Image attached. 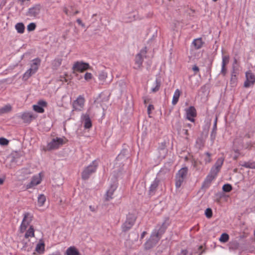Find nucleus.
I'll list each match as a JSON object with an SVG mask.
<instances>
[{
  "label": "nucleus",
  "instance_id": "obj_16",
  "mask_svg": "<svg viewBox=\"0 0 255 255\" xmlns=\"http://www.w3.org/2000/svg\"><path fill=\"white\" fill-rule=\"evenodd\" d=\"M21 119L25 123H30L33 120L35 119V117L31 113L25 112L21 116Z\"/></svg>",
  "mask_w": 255,
  "mask_h": 255
},
{
  "label": "nucleus",
  "instance_id": "obj_31",
  "mask_svg": "<svg viewBox=\"0 0 255 255\" xmlns=\"http://www.w3.org/2000/svg\"><path fill=\"white\" fill-rule=\"evenodd\" d=\"M156 86L151 89V92L155 93L159 91L161 86V81L160 78H157L155 80Z\"/></svg>",
  "mask_w": 255,
  "mask_h": 255
},
{
  "label": "nucleus",
  "instance_id": "obj_33",
  "mask_svg": "<svg viewBox=\"0 0 255 255\" xmlns=\"http://www.w3.org/2000/svg\"><path fill=\"white\" fill-rule=\"evenodd\" d=\"M46 201V197L43 194H40L38 197V204L39 206H42L44 205Z\"/></svg>",
  "mask_w": 255,
  "mask_h": 255
},
{
  "label": "nucleus",
  "instance_id": "obj_24",
  "mask_svg": "<svg viewBox=\"0 0 255 255\" xmlns=\"http://www.w3.org/2000/svg\"><path fill=\"white\" fill-rule=\"evenodd\" d=\"M62 61V58H56L52 62V68L54 70H57L61 65Z\"/></svg>",
  "mask_w": 255,
  "mask_h": 255
},
{
  "label": "nucleus",
  "instance_id": "obj_42",
  "mask_svg": "<svg viewBox=\"0 0 255 255\" xmlns=\"http://www.w3.org/2000/svg\"><path fill=\"white\" fill-rule=\"evenodd\" d=\"M36 24L34 23H30L27 25V29L28 31H32L35 30Z\"/></svg>",
  "mask_w": 255,
  "mask_h": 255
},
{
  "label": "nucleus",
  "instance_id": "obj_29",
  "mask_svg": "<svg viewBox=\"0 0 255 255\" xmlns=\"http://www.w3.org/2000/svg\"><path fill=\"white\" fill-rule=\"evenodd\" d=\"M15 29L19 33H23L24 32L25 26L23 23H17L15 26Z\"/></svg>",
  "mask_w": 255,
  "mask_h": 255
},
{
  "label": "nucleus",
  "instance_id": "obj_41",
  "mask_svg": "<svg viewBox=\"0 0 255 255\" xmlns=\"http://www.w3.org/2000/svg\"><path fill=\"white\" fill-rule=\"evenodd\" d=\"M205 215L207 218H211L213 216V212L212 209L210 208H208L207 209H206L205 212Z\"/></svg>",
  "mask_w": 255,
  "mask_h": 255
},
{
  "label": "nucleus",
  "instance_id": "obj_53",
  "mask_svg": "<svg viewBox=\"0 0 255 255\" xmlns=\"http://www.w3.org/2000/svg\"><path fill=\"white\" fill-rule=\"evenodd\" d=\"M147 234V232L146 231H144L142 233L141 235L140 238L142 239L144 238V236Z\"/></svg>",
  "mask_w": 255,
  "mask_h": 255
},
{
  "label": "nucleus",
  "instance_id": "obj_49",
  "mask_svg": "<svg viewBox=\"0 0 255 255\" xmlns=\"http://www.w3.org/2000/svg\"><path fill=\"white\" fill-rule=\"evenodd\" d=\"M77 22L80 25H81L82 27H85V25L84 23L82 22V20L80 18H78L76 20Z\"/></svg>",
  "mask_w": 255,
  "mask_h": 255
},
{
  "label": "nucleus",
  "instance_id": "obj_6",
  "mask_svg": "<svg viewBox=\"0 0 255 255\" xmlns=\"http://www.w3.org/2000/svg\"><path fill=\"white\" fill-rule=\"evenodd\" d=\"M90 68V66L88 63L84 62H76L73 66L72 69L79 72H83L84 71Z\"/></svg>",
  "mask_w": 255,
  "mask_h": 255
},
{
  "label": "nucleus",
  "instance_id": "obj_64",
  "mask_svg": "<svg viewBox=\"0 0 255 255\" xmlns=\"http://www.w3.org/2000/svg\"><path fill=\"white\" fill-rule=\"evenodd\" d=\"M237 63V60L235 58L234 60V63L236 64Z\"/></svg>",
  "mask_w": 255,
  "mask_h": 255
},
{
  "label": "nucleus",
  "instance_id": "obj_5",
  "mask_svg": "<svg viewBox=\"0 0 255 255\" xmlns=\"http://www.w3.org/2000/svg\"><path fill=\"white\" fill-rule=\"evenodd\" d=\"M33 219V216L28 212L25 213L23 215V219L20 227V232L25 231L28 226L30 224Z\"/></svg>",
  "mask_w": 255,
  "mask_h": 255
},
{
  "label": "nucleus",
  "instance_id": "obj_23",
  "mask_svg": "<svg viewBox=\"0 0 255 255\" xmlns=\"http://www.w3.org/2000/svg\"><path fill=\"white\" fill-rule=\"evenodd\" d=\"M192 43L196 49H199L203 46L204 42L202 41L201 38H198L194 39Z\"/></svg>",
  "mask_w": 255,
  "mask_h": 255
},
{
  "label": "nucleus",
  "instance_id": "obj_35",
  "mask_svg": "<svg viewBox=\"0 0 255 255\" xmlns=\"http://www.w3.org/2000/svg\"><path fill=\"white\" fill-rule=\"evenodd\" d=\"M241 165L246 168L255 169V162L252 163L245 162L243 164H241Z\"/></svg>",
  "mask_w": 255,
  "mask_h": 255
},
{
  "label": "nucleus",
  "instance_id": "obj_37",
  "mask_svg": "<svg viewBox=\"0 0 255 255\" xmlns=\"http://www.w3.org/2000/svg\"><path fill=\"white\" fill-rule=\"evenodd\" d=\"M229 239V235L227 233H223L219 239V241L222 243H226L228 241Z\"/></svg>",
  "mask_w": 255,
  "mask_h": 255
},
{
  "label": "nucleus",
  "instance_id": "obj_32",
  "mask_svg": "<svg viewBox=\"0 0 255 255\" xmlns=\"http://www.w3.org/2000/svg\"><path fill=\"white\" fill-rule=\"evenodd\" d=\"M202 156L204 157V160L205 164H208L211 162V154L209 152H205Z\"/></svg>",
  "mask_w": 255,
  "mask_h": 255
},
{
  "label": "nucleus",
  "instance_id": "obj_55",
  "mask_svg": "<svg viewBox=\"0 0 255 255\" xmlns=\"http://www.w3.org/2000/svg\"><path fill=\"white\" fill-rule=\"evenodd\" d=\"M236 79H237L236 76L235 75L232 74V77H231V81H233V80H236Z\"/></svg>",
  "mask_w": 255,
  "mask_h": 255
},
{
  "label": "nucleus",
  "instance_id": "obj_11",
  "mask_svg": "<svg viewBox=\"0 0 255 255\" xmlns=\"http://www.w3.org/2000/svg\"><path fill=\"white\" fill-rule=\"evenodd\" d=\"M41 6L40 4H35L32 7L29 8L26 15L30 16L36 17L40 11Z\"/></svg>",
  "mask_w": 255,
  "mask_h": 255
},
{
  "label": "nucleus",
  "instance_id": "obj_21",
  "mask_svg": "<svg viewBox=\"0 0 255 255\" xmlns=\"http://www.w3.org/2000/svg\"><path fill=\"white\" fill-rule=\"evenodd\" d=\"M187 173L188 168L187 167H184L181 168L178 171L176 176L185 179L187 177Z\"/></svg>",
  "mask_w": 255,
  "mask_h": 255
},
{
  "label": "nucleus",
  "instance_id": "obj_59",
  "mask_svg": "<svg viewBox=\"0 0 255 255\" xmlns=\"http://www.w3.org/2000/svg\"><path fill=\"white\" fill-rule=\"evenodd\" d=\"M185 126L191 128L192 127V125L191 124H187Z\"/></svg>",
  "mask_w": 255,
  "mask_h": 255
},
{
  "label": "nucleus",
  "instance_id": "obj_58",
  "mask_svg": "<svg viewBox=\"0 0 255 255\" xmlns=\"http://www.w3.org/2000/svg\"><path fill=\"white\" fill-rule=\"evenodd\" d=\"M61 78H63V79L61 80V81H64L65 82H68V80L65 77H63V78L61 77Z\"/></svg>",
  "mask_w": 255,
  "mask_h": 255
},
{
  "label": "nucleus",
  "instance_id": "obj_39",
  "mask_svg": "<svg viewBox=\"0 0 255 255\" xmlns=\"http://www.w3.org/2000/svg\"><path fill=\"white\" fill-rule=\"evenodd\" d=\"M222 189L225 192H229L232 191L233 187L230 184H225L223 186Z\"/></svg>",
  "mask_w": 255,
  "mask_h": 255
},
{
  "label": "nucleus",
  "instance_id": "obj_17",
  "mask_svg": "<svg viewBox=\"0 0 255 255\" xmlns=\"http://www.w3.org/2000/svg\"><path fill=\"white\" fill-rule=\"evenodd\" d=\"M160 182V180L158 178H156L152 182L151 184L150 185L149 187V195H153L154 194L155 191H156V189L159 185Z\"/></svg>",
  "mask_w": 255,
  "mask_h": 255
},
{
  "label": "nucleus",
  "instance_id": "obj_20",
  "mask_svg": "<svg viewBox=\"0 0 255 255\" xmlns=\"http://www.w3.org/2000/svg\"><path fill=\"white\" fill-rule=\"evenodd\" d=\"M41 182V179L39 177L34 176L32 178L30 182L26 185V188L29 189L32 187L39 184Z\"/></svg>",
  "mask_w": 255,
  "mask_h": 255
},
{
  "label": "nucleus",
  "instance_id": "obj_45",
  "mask_svg": "<svg viewBox=\"0 0 255 255\" xmlns=\"http://www.w3.org/2000/svg\"><path fill=\"white\" fill-rule=\"evenodd\" d=\"M226 65L225 62H223V63H222V70L221 73L223 76H225L226 74Z\"/></svg>",
  "mask_w": 255,
  "mask_h": 255
},
{
  "label": "nucleus",
  "instance_id": "obj_22",
  "mask_svg": "<svg viewBox=\"0 0 255 255\" xmlns=\"http://www.w3.org/2000/svg\"><path fill=\"white\" fill-rule=\"evenodd\" d=\"M66 255H80L78 250L75 247L68 248L66 252Z\"/></svg>",
  "mask_w": 255,
  "mask_h": 255
},
{
  "label": "nucleus",
  "instance_id": "obj_26",
  "mask_svg": "<svg viewBox=\"0 0 255 255\" xmlns=\"http://www.w3.org/2000/svg\"><path fill=\"white\" fill-rule=\"evenodd\" d=\"M240 244L237 241L230 242L229 244V248L230 250L235 251L239 249Z\"/></svg>",
  "mask_w": 255,
  "mask_h": 255
},
{
  "label": "nucleus",
  "instance_id": "obj_46",
  "mask_svg": "<svg viewBox=\"0 0 255 255\" xmlns=\"http://www.w3.org/2000/svg\"><path fill=\"white\" fill-rule=\"evenodd\" d=\"M84 78L86 80L88 81L92 78V75L91 73L87 72L85 74Z\"/></svg>",
  "mask_w": 255,
  "mask_h": 255
},
{
  "label": "nucleus",
  "instance_id": "obj_60",
  "mask_svg": "<svg viewBox=\"0 0 255 255\" xmlns=\"http://www.w3.org/2000/svg\"><path fill=\"white\" fill-rule=\"evenodd\" d=\"M79 13V10H76L75 11H74L73 13V15H76L78 13Z\"/></svg>",
  "mask_w": 255,
  "mask_h": 255
},
{
  "label": "nucleus",
  "instance_id": "obj_1",
  "mask_svg": "<svg viewBox=\"0 0 255 255\" xmlns=\"http://www.w3.org/2000/svg\"><path fill=\"white\" fill-rule=\"evenodd\" d=\"M168 221V218H167L159 227H157L153 230L150 238L144 244V247L146 250H149L157 244L169 225L167 223Z\"/></svg>",
  "mask_w": 255,
  "mask_h": 255
},
{
  "label": "nucleus",
  "instance_id": "obj_4",
  "mask_svg": "<svg viewBox=\"0 0 255 255\" xmlns=\"http://www.w3.org/2000/svg\"><path fill=\"white\" fill-rule=\"evenodd\" d=\"M147 53V48L144 47L140 50V52L137 54L135 57V66L134 68L138 69L141 68L143 61V58H146V54Z\"/></svg>",
  "mask_w": 255,
  "mask_h": 255
},
{
  "label": "nucleus",
  "instance_id": "obj_57",
  "mask_svg": "<svg viewBox=\"0 0 255 255\" xmlns=\"http://www.w3.org/2000/svg\"><path fill=\"white\" fill-rule=\"evenodd\" d=\"M4 182V179L3 178H0V185H1Z\"/></svg>",
  "mask_w": 255,
  "mask_h": 255
},
{
  "label": "nucleus",
  "instance_id": "obj_43",
  "mask_svg": "<svg viewBox=\"0 0 255 255\" xmlns=\"http://www.w3.org/2000/svg\"><path fill=\"white\" fill-rule=\"evenodd\" d=\"M9 143V141L5 138L0 137V145H7Z\"/></svg>",
  "mask_w": 255,
  "mask_h": 255
},
{
  "label": "nucleus",
  "instance_id": "obj_44",
  "mask_svg": "<svg viewBox=\"0 0 255 255\" xmlns=\"http://www.w3.org/2000/svg\"><path fill=\"white\" fill-rule=\"evenodd\" d=\"M166 142L165 141H164L160 143H159V146L158 147V150H164L166 147Z\"/></svg>",
  "mask_w": 255,
  "mask_h": 255
},
{
  "label": "nucleus",
  "instance_id": "obj_34",
  "mask_svg": "<svg viewBox=\"0 0 255 255\" xmlns=\"http://www.w3.org/2000/svg\"><path fill=\"white\" fill-rule=\"evenodd\" d=\"M0 110L1 114L8 113L11 110V106L9 104L6 105L4 107L0 108Z\"/></svg>",
  "mask_w": 255,
  "mask_h": 255
},
{
  "label": "nucleus",
  "instance_id": "obj_18",
  "mask_svg": "<svg viewBox=\"0 0 255 255\" xmlns=\"http://www.w3.org/2000/svg\"><path fill=\"white\" fill-rule=\"evenodd\" d=\"M217 121H218V117L216 116L214 121L213 127L211 132L210 134V138L211 141L213 142L214 140L216 138V134H217Z\"/></svg>",
  "mask_w": 255,
  "mask_h": 255
},
{
  "label": "nucleus",
  "instance_id": "obj_36",
  "mask_svg": "<svg viewBox=\"0 0 255 255\" xmlns=\"http://www.w3.org/2000/svg\"><path fill=\"white\" fill-rule=\"evenodd\" d=\"M34 74L33 71L30 68L28 69L26 72L23 75V80H27L32 74Z\"/></svg>",
  "mask_w": 255,
  "mask_h": 255
},
{
  "label": "nucleus",
  "instance_id": "obj_19",
  "mask_svg": "<svg viewBox=\"0 0 255 255\" xmlns=\"http://www.w3.org/2000/svg\"><path fill=\"white\" fill-rule=\"evenodd\" d=\"M41 60L38 58H35L33 60V63L31 64L30 69L33 71V73H35L38 69L39 66L40 64Z\"/></svg>",
  "mask_w": 255,
  "mask_h": 255
},
{
  "label": "nucleus",
  "instance_id": "obj_3",
  "mask_svg": "<svg viewBox=\"0 0 255 255\" xmlns=\"http://www.w3.org/2000/svg\"><path fill=\"white\" fill-rule=\"evenodd\" d=\"M136 219V217L132 214L127 215L126 220L122 226V231L127 232L134 225Z\"/></svg>",
  "mask_w": 255,
  "mask_h": 255
},
{
  "label": "nucleus",
  "instance_id": "obj_8",
  "mask_svg": "<svg viewBox=\"0 0 255 255\" xmlns=\"http://www.w3.org/2000/svg\"><path fill=\"white\" fill-rule=\"evenodd\" d=\"M63 144L64 141L63 138L56 137V138L52 139V141L48 144L47 148L49 150L57 149L60 145Z\"/></svg>",
  "mask_w": 255,
  "mask_h": 255
},
{
  "label": "nucleus",
  "instance_id": "obj_38",
  "mask_svg": "<svg viewBox=\"0 0 255 255\" xmlns=\"http://www.w3.org/2000/svg\"><path fill=\"white\" fill-rule=\"evenodd\" d=\"M184 180V179L175 176V186L176 188H179L181 187Z\"/></svg>",
  "mask_w": 255,
  "mask_h": 255
},
{
  "label": "nucleus",
  "instance_id": "obj_10",
  "mask_svg": "<svg viewBox=\"0 0 255 255\" xmlns=\"http://www.w3.org/2000/svg\"><path fill=\"white\" fill-rule=\"evenodd\" d=\"M186 114V119L191 122H195V120L194 118L197 116V111L195 108L193 106H190L185 110Z\"/></svg>",
  "mask_w": 255,
  "mask_h": 255
},
{
  "label": "nucleus",
  "instance_id": "obj_15",
  "mask_svg": "<svg viewBox=\"0 0 255 255\" xmlns=\"http://www.w3.org/2000/svg\"><path fill=\"white\" fill-rule=\"evenodd\" d=\"M85 100L82 96H79L77 99L73 102V107L75 110H80L84 105Z\"/></svg>",
  "mask_w": 255,
  "mask_h": 255
},
{
  "label": "nucleus",
  "instance_id": "obj_25",
  "mask_svg": "<svg viewBox=\"0 0 255 255\" xmlns=\"http://www.w3.org/2000/svg\"><path fill=\"white\" fill-rule=\"evenodd\" d=\"M35 251L38 253L43 254L45 251V245L44 243H40L36 245Z\"/></svg>",
  "mask_w": 255,
  "mask_h": 255
},
{
  "label": "nucleus",
  "instance_id": "obj_50",
  "mask_svg": "<svg viewBox=\"0 0 255 255\" xmlns=\"http://www.w3.org/2000/svg\"><path fill=\"white\" fill-rule=\"evenodd\" d=\"M143 99L144 104L145 105H146L147 103H148L150 100V99L148 97H143Z\"/></svg>",
  "mask_w": 255,
  "mask_h": 255
},
{
  "label": "nucleus",
  "instance_id": "obj_52",
  "mask_svg": "<svg viewBox=\"0 0 255 255\" xmlns=\"http://www.w3.org/2000/svg\"><path fill=\"white\" fill-rule=\"evenodd\" d=\"M17 154V152H15L14 153H12L11 154V162H15V155L14 154Z\"/></svg>",
  "mask_w": 255,
  "mask_h": 255
},
{
  "label": "nucleus",
  "instance_id": "obj_12",
  "mask_svg": "<svg viewBox=\"0 0 255 255\" xmlns=\"http://www.w3.org/2000/svg\"><path fill=\"white\" fill-rule=\"evenodd\" d=\"M224 161V157H222L219 158L217 159V160L216 161L214 165L211 168L210 171H212V173L213 172L215 174H216L218 175V173L220 171V169L222 166Z\"/></svg>",
  "mask_w": 255,
  "mask_h": 255
},
{
  "label": "nucleus",
  "instance_id": "obj_47",
  "mask_svg": "<svg viewBox=\"0 0 255 255\" xmlns=\"http://www.w3.org/2000/svg\"><path fill=\"white\" fill-rule=\"evenodd\" d=\"M229 56H224L222 58V63H223V62H224L226 65L229 62Z\"/></svg>",
  "mask_w": 255,
  "mask_h": 255
},
{
  "label": "nucleus",
  "instance_id": "obj_63",
  "mask_svg": "<svg viewBox=\"0 0 255 255\" xmlns=\"http://www.w3.org/2000/svg\"><path fill=\"white\" fill-rule=\"evenodd\" d=\"M238 158V155H235L234 157V159L235 160H237Z\"/></svg>",
  "mask_w": 255,
  "mask_h": 255
},
{
  "label": "nucleus",
  "instance_id": "obj_40",
  "mask_svg": "<svg viewBox=\"0 0 255 255\" xmlns=\"http://www.w3.org/2000/svg\"><path fill=\"white\" fill-rule=\"evenodd\" d=\"M107 78V74L105 72L102 71L100 73L99 75V79L104 82L106 80V79Z\"/></svg>",
  "mask_w": 255,
  "mask_h": 255
},
{
  "label": "nucleus",
  "instance_id": "obj_2",
  "mask_svg": "<svg viewBox=\"0 0 255 255\" xmlns=\"http://www.w3.org/2000/svg\"><path fill=\"white\" fill-rule=\"evenodd\" d=\"M98 165L97 162L94 160L91 164L85 168L81 173L82 179L83 180H88L90 176L96 172Z\"/></svg>",
  "mask_w": 255,
  "mask_h": 255
},
{
  "label": "nucleus",
  "instance_id": "obj_56",
  "mask_svg": "<svg viewBox=\"0 0 255 255\" xmlns=\"http://www.w3.org/2000/svg\"><path fill=\"white\" fill-rule=\"evenodd\" d=\"M184 134L188 136L189 135V133H188V129H184Z\"/></svg>",
  "mask_w": 255,
  "mask_h": 255
},
{
  "label": "nucleus",
  "instance_id": "obj_14",
  "mask_svg": "<svg viewBox=\"0 0 255 255\" xmlns=\"http://www.w3.org/2000/svg\"><path fill=\"white\" fill-rule=\"evenodd\" d=\"M47 105V103L46 101L40 100L38 102L37 105H34L33 106V109L38 113H43L44 112L43 107H46Z\"/></svg>",
  "mask_w": 255,
  "mask_h": 255
},
{
  "label": "nucleus",
  "instance_id": "obj_61",
  "mask_svg": "<svg viewBox=\"0 0 255 255\" xmlns=\"http://www.w3.org/2000/svg\"><path fill=\"white\" fill-rule=\"evenodd\" d=\"M245 137H247V138H250L251 137V135H250V134H249V133H247V134L245 135Z\"/></svg>",
  "mask_w": 255,
  "mask_h": 255
},
{
  "label": "nucleus",
  "instance_id": "obj_30",
  "mask_svg": "<svg viewBox=\"0 0 255 255\" xmlns=\"http://www.w3.org/2000/svg\"><path fill=\"white\" fill-rule=\"evenodd\" d=\"M34 236V230L33 226H30L28 230L25 234L24 237L25 238L29 237H33Z\"/></svg>",
  "mask_w": 255,
  "mask_h": 255
},
{
  "label": "nucleus",
  "instance_id": "obj_9",
  "mask_svg": "<svg viewBox=\"0 0 255 255\" xmlns=\"http://www.w3.org/2000/svg\"><path fill=\"white\" fill-rule=\"evenodd\" d=\"M246 80L244 82V87L249 88L254 84L255 82V75L251 71H249L246 73Z\"/></svg>",
  "mask_w": 255,
  "mask_h": 255
},
{
  "label": "nucleus",
  "instance_id": "obj_54",
  "mask_svg": "<svg viewBox=\"0 0 255 255\" xmlns=\"http://www.w3.org/2000/svg\"><path fill=\"white\" fill-rule=\"evenodd\" d=\"M64 12L66 14H67V15H69V10L67 8H65L64 9Z\"/></svg>",
  "mask_w": 255,
  "mask_h": 255
},
{
  "label": "nucleus",
  "instance_id": "obj_7",
  "mask_svg": "<svg viewBox=\"0 0 255 255\" xmlns=\"http://www.w3.org/2000/svg\"><path fill=\"white\" fill-rule=\"evenodd\" d=\"M217 176V174L213 172L212 173V171H210L209 173L206 176L202 185L201 189L205 190L208 188L210 186L212 182L215 179Z\"/></svg>",
  "mask_w": 255,
  "mask_h": 255
},
{
  "label": "nucleus",
  "instance_id": "obj_13",
  "mask_svg": "<svg viewBox=\"0 0 255 255\" xmlns=\"http://www.w3.org/2000/svg\"><path fill=\"white\" fill-rule=\"evenodd\" d=\"M117 188L116 184L114 183L111 185L110 188L107 191L105 195V201H109L113 198V195Z\"/></svg>",
  "mask_w": 255,
  "mask_h": 255
},
{
  "label": "nucleus",
  "instance_id": "obj_28",
  "mask_svg": "<svg viewBox=\"0 0 255 255\" xmlns=\"http://www.w3.org/2000/svg\"><path fill=\"white\" fill-rule=\"evenodd\" d=\"M92 126V122L89 115L85 116L84 117V128H90Z\"/></svg>",
  "mask_w": 255,
  "mask_h": 255
},
{
  "label": "nucleus",
  "instance_id": "obj_27",
  "mask_svg": "<svg viewBox=\"0 0 255 255\" xmlns=\"http://www.w3.org/2000/svg\"><path fill=\"white\" fill-rule=\"evenodd\" d=\"M180 91L179 89H176L175 90L172 101V104L173 105H175L177 103L180 95Z\"/></svg>",
  "mask_w": 255,
  "mask_h": 255
},
{
  "label": "nucleus",
  "instance_id": "obj_51",
  "mask_svg": "<svg viewBox=\"0 0 255 255\" xmlns=\"http://www.w3.org/2000/svg\"><path fill=\"white\" fill-rule=\"evenodd\" d=\"M192 70H193L195 72V73H196V72H199V67H198L197 65H195L193 67V68H192Z\"/></svg>",
  "mask_w": 255,
  "mask_h": 255
},
{
  "label": "nucleus",
  "instance_id": "obj_62",
  "mask_svg": "<svg viewBox=\"0 0 255 255\" xmlns=\"http://www.w3.org/2000/svg\"><path fill=\"white\" fill-rule=\"evenodd\" d=\"M199 142H202V139L201 138H198L197 141H196V142L197 143H198Z\"/></svg>",
  "mask_w": 255,
  "mask_h": 255
},
{
  "label": "nucleus",
  "instance_id": "obj_48",
  "mask_svg": "<svg viewBox=\"0 0 255 255\" xmlns=\"http://www.w3.org/2000/svg\"><path fill=\"white\" fill-rule=\"evenodd\" d=\"M154 106L153 105H149L148 107H147V113L148 115L150 114L151 113V110H154Z\"/></svg>",
  "mask_w": 255,
  "mask_h": 255
}]
</instances>
